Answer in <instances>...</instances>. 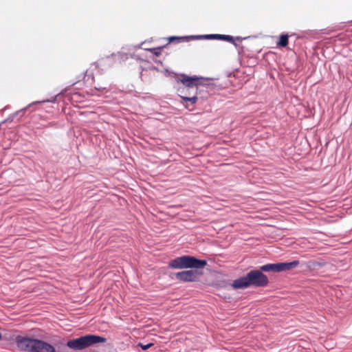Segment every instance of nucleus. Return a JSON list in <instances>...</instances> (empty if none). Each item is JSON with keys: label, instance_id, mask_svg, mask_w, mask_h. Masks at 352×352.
I'll use <instances>...</instances> for the list:
<instances>
[{"label": "nucleus", "instance_id": "nucleus-1", "mask_svg": "<svg viewBox=\"0 0 352 352\" xmlns=\"http://www.w3.org/2000/svg\"><path fill=\"white\" fill-rule=\"evenodd\" d=\"M298 265V261L266 264L261 266L260 270H251L245 276L234 280L232 283V286L234 289H244L250 286L264 287L268 285L269 280L267 276L262 272H280L288 271L295 268Z\"/></svg>", "mask_w": 352, "mask_h": 352}, {"label": "nucleus", "instance_id": "nucleus-2", "mask_svg": "<svg viewBox=\"0 0 352 352\" xmlns=\"http://www.w3.org/2000/svg\"><path fill=\"white\" fill-rule=\"evenodd\" d=\"M16 342L20 349L29 352H56L52 345L38 339L18 336Z\"/></svg>", "mask_w": 352, "mask_h": 352}, {"label": "nucleus", "instance_id": "nucleus-3", "mask_svg": "<svg viewBox=\"0 0 352 352\" xmlns=\"http://www.w3.org/2000/svg\"><path fill=\"white\" fill-rule=\"evenodd\" d=\"M207 265L205 260H199L191 256H182L172 260L169 267L173 269L196 268L202 269Z\"/></svg>", "mask_w": 352, "mask_h": 352}, {"label": "nucleus", "instance_id": "nucleus-4", "mask_svg": "<svg viewBox=\"0 0 352 352\" xmlns=\"http://www.w3.org/2000/svg\"><path fill=\"white\" fill-rule=\"evenodd\" d=\"M106 338L96 335H87L67 342V346L74 350H82L94 344L105 342Z\"/></svg>", "mask_w": 352, "mask_h": 352}, {"label": "nucleus", "instance_id": "nucleus-5", "mask_svg": "<svg viewBox=\"0 0 352 352\" xmlns=\"http://www.w3.org/2000/svg\"><path fill=\"white\" fill-rule=\"evenodd\" d=\"M204 78L197 76H189L186 74H181L177 79L178 84L177 92L178 94H184V89H191L192 91L197 92L198 87L202 85Z\"/></svg>", "mask_w": 352, "mask_h": 352}, {"label": "nucleus", "instance_id": "nucleus-6", "mask_svg": "<svg viewBox=\"0 0 352 352\" xmlns=\"http://www.w3.org/2000/svg\"><path fill=\"white\" fill-rule=\"evenodd\" d=\"M201 275V272L192 270L182 271L175 274L176 279L181 282H196Z\"/></svg>", "mask_w": 352, "mask_h": 352}, {"label": "nucleus", "instance_id": "nucleus-7", "mask_svg": "<svg viewBox=\"0 0 352 352\" xmlns=\"http://www.w3.org/2000/svg\"><path fill=\"white\" fill-rule=\"evenodd\" d=\"M184 94H178L184 102H190L194 104L197 102L198 98L197 96V92L192 91L191 89H184Z\"/></svg>", "mask_w": 352, "mask_h": 352}, {"label": "nucleus", "instance_id": "nucleus-8", "mask_svg": "<svg viewBox=\"0 0 352 352\" xmlns=\"http://www.w3.org/2000/svg\"><path fill=\"white\" fill-rule=\"evenodd\" d=\"M288 35L287 34H282L280 36L279 41L277 43V45L279 47H285L288 45Z\"/></svg>", "mask_w": 352, "mask_h": 352}, {"label": "nucleus", "instance_id": "nucleus-9", "mask_svg": "<svg viewBox=\"0 0 352 352\" xmlns=\"http://www.w3.org/2000/svg\"><path fill=\"white\" fill-rule=\"evenodd\" d=\"M162 47L149 48L147 50L155 54L156 56H159L162 53Z\"/></svg>", "mask_w": 352, "mask_h": 352}, {"label": "nucleus", "instance_id": "nucleus-10", "mask_svg": "<svg viewBox=\"0 0 352 352\" xmlns=\"http://www.w3.org/2000/svg\"><path fill=\"white\" fill-rule=\"evenodd\" d=\"M219 39L226 41L228 42H232L233 41V37L230 35H223L221 34V36H219Z\"/></svg>", "mask_w": 352, "mask_h": 352}, {"label": "nucleus", "instance_id": "nucleus-11", "mask_svg": "<svg viewBox=\"0 0 352 352\" xmlns=\"http://www.w3.org/2000/svg\"><path fill=\"white\" fill-rule=\"evenodd\" d=\"M143 350H147L151 346H152L153 345V343H148L147 344H143L142 343H139L138 344Z\"/></svg>", "mask_w": 352, "mask_h": 352}, {"label": "nucleus", "instance_id": "nucleus-12", "mask_svg": "<svg viewBox=\"0 0 352 352\" xmlns=\"http://www.w3.org/2000/svg\"><path fill=\"white\" fill-rule=\"evenodd\" d=\"M219 36H221V34H209L206 36V38L219 39Z\"/></svg>", "mask_w": 352, "mask_h": 352}, {"label": "nucleus", "instance_id": "nucleus-13", "mask_svg": "<svg viewBox=\"0 0 352 352\" xmlns=\"http://www.w3.org/2000/svg\"><path fill=\"white\" fill-rule=\"evenodd\" d=\"M174 39H176V38H175V37H170V41H172V40H174Z\"/></svg>", "mask_w": 352, "mask_h": 352}]
</instances>
